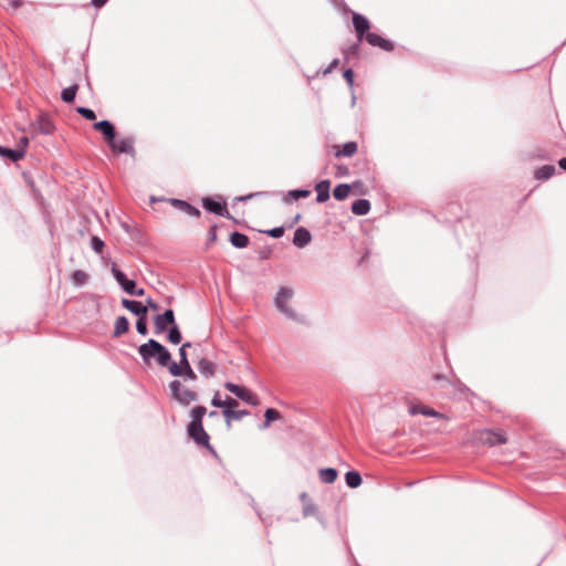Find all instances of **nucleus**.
I'll return each mask as SVG.
<instances>
[{
  "label": "nucleus",
  "mask_w": 566,
  "mask_h": 566,
  "mask_svg": "<svg viewBox=\"0 0 566 566\" xmlns=\"http://www.w3.org/2000/svg\"><path fill=\"white\" fill-rule=\"evenodd\" d=\"M171 398L182 406H189L198 399L195 390L187 388L180 380H172L169 384Z\"/></svg>",
  "instance_id": "7ed1b4c3"
},
{
  "label": "nucleus",
  "mask_w": 566,
  "mask_h": 566,
  "mask_svg": "<svg viewBox=\"0 0 566 566\" xmlns=\"http://www.w3.org/2000/svg\"><path fill=\"white\" fill-rule=\"evenodd\" d=\"M338 170H340L342 174H346L347 170L346 169H342V167H338Z\"/></svg>",
  "instance_id": "e2e57ef3"
},
{
  "label": "nucleus",
  "mask_w": 566,
  "mask_h": 566,
  "mask_svg": "<svg viewBox=\"0 0 566 566\" xmlns=\"http://www.w3.org/2000/svg\"><path fill=\"white\" fill-rule=\"evenodd\" d=\"M249 412L247 410H237L235 409H223L222 415L224 417L226 423L228 428L231 427V422L233 420H241L243 417H245Z\"/></svg>",
  "instance_id": "6ab92c4d"
},
{
  "label": "nucleus",
  "mask_w": 566,
  "mask_h": 566,
  "mask_svg": "<svg viewBox=\"0 0 566 566\" xmlns=\"http://www.w3.org/2000/svg\"><path fill=\"white\" fill-rule=\"evenodd\" d=\"M136 329L139 334L142 335H146L147 334V321H146V316L144 317H138L137 319V323H136Z\"/></svg>",
  "instance_id": "4c0bfd02"
},
{
  "label": "nucleus",
  "mask_w": 566,
  "mask_h": 566,
  "mask_svg": "<svg viewBox=\"0 0 566 566\" xmlns=\"http://www.w3.org/2000/svg\"><path fill=\"white\" fill-rule=\"evenodd\" d=\"M209 416H210V417H214V416H217V412H216V411H211V412L209 413Z\"/></svg>",
  "instance_id": "0e129e2a"
},
{
  "label": "nucleus",
  "mask_w": 566,
  "mask_h": 566,
  "mask_svg": "<svg viewBox=\"0 0 566 566\" xmlns=\"http://www.w3.org/2000/svg\"><path fill=\"white\" fill-rule=\"evenodd\" d=\"M319 478L325 483H333L337 479V471L333 468L322 469Z\"/></svg>",
  "instance_id": "c756f323"
},
{
  "label": "nucleus",
  "mask_w": 566,
  "mask_h": 566,
  "mask_svg": "<svg viewBox=\"0 0 566 566\" xmlns=\"http://www.w3.org/2000/svg\"><path fill=\"white\" fill-rule=\"evenodd\" d=\"M294 292L289 287H281L274 298L275 307L289 318H295L296 314L287 302L293 297Z\"/></svg>",
  "instance_id": "20e7f679"
},
{
  "label": "nucleus",
  "mask_w": 566,
  "mask_h": 566,
  "mask_svg": "<svg viewBox=\"0 0 566 566\" xmlns=\"http://www.w3.org/2000/svg\"><path fill=\"white\" fill-rule=\"evenodd\" d=\"M476 439L486 446L504 444L507 441L505 432L502 430H481L476 433Z\"/></svg>",
  "instance_id": "423d86ee"
},
{
  "label": "nucleus",
  "mask_w": 566,
  "mask_h": 566,
  "mask_svg": "<svg viewBox=\"0 0 566 566\" xmlns=\"http://www.w3.org/2000/svg\"><path fill=\"white\" fill-rule=\"evenodd\" d=\"M434 379L436 380H446V378L442 375H436Z\"/></svg>",
  "instance_id": "bf43d9fd"
},
{
  "label": "nucleus",
  "mask_w": 566,
  "mask_h": 566,
  "mask_svg": "<svg viewBox=\"0 0 566 566\" xmlns=\"http://www.w3.org/2000/svg\"><path fill=\"white\" fill-rule=\"evenodd\" d=\"M555 174V167L552 165H544L535 171V178L538 180L549 179Z\"/></svg>",
  "instance_id": "a878e982"
},
{
  "label": "nucleus",
  "mask_w": 566,
  "mask_h": 566,
  "mask_svg": "<svg viewBox=\"0 0 566 566\" xmlns=\"http://www.w3.org/2000/svg\"><path fill=\"white\" fill-rule=\"evenodd\" d=\"M344 78L349 84V86H353V84H354V72L350 69L346 70L344 72Z\"/></svg>",
  "instance_id": "de8ad7c7"
},
{
  "label": "nucleus",
  "mask_w": 566,
  "mask_h": 566,
  "mask_svg": "<svg viewBox=\"0 0 566 566\" xmlns=\"http://www.w3.org/2000/svg\"><path fill=\"white\" fill-rule=\"evenodd\" d=\"M338 170H340L342 174H346L347 170L346 169H342V167H338Z\"/></svg>",
  "instance_id": "680f3d73"
},
{
  "label": "nucleus",
  "mask_w": 566,
  "mask_h": 566,
  "mask_svg": "<svg viewBox=\"0 0 566 566\" xmlns=\"http://www.w3.org/2000/svg\"><path fill=\"white\" fill-rule=\"evenodd\" d=\"M185 212H187L190 216H195V217H199L200 216V211L197 208L190 206L189 203L186 205Z\"/></svg>",
  "instance_id": "8fccbe9b"
},
{
  "label": "nucleus",
  "mask_w": 566,
  "mask_h": 566,
  "mask_svg": "<svg viewBox=\"0 0 566 566\" xmlns=\"http://www.w3.org/2000/svg\"><path fill=\"white\" fill-rule=\"evenodd\" d=\"M338 170H340L342 174H346L347 170L346 169H342V167H338Z\"/></svg>",
  "instance_id": "052dcab7"
},
{
  "label": "nucleus",
  "mask_w": 566,
  "mask_h": 566,
  "mask_svg": "<svg viewBox=\"0 0 566 566\" xmlns=\"http://www.w3.org/2000/svg\"><path fill=\"white\" fill-rule=\"evenodd\" d=\"M216 240H217V227L213 226L210 228V230L208 232V243L212 244L216 242Z\"/></svg>",
  "instance_id": "a18cd8bd"
},
{
  "label": "nucleus",
  "mask_w": 566,
  "mask_h": 566,
  "mask_svg": "<svg viewBox=\"0 0 566 566\" xmlns=\"http://www.w3.org/2000/svg\"><path fill=\"white\" fill-rule=\"evenodd\" d=\"M3 6L10 7L13 10L19 9L23 4V0H3Z\"/></svg>",
  "instance_id": "37998d69"
},
{
  "label": "nucleus",
  "mask_w": 566,
  "mask_h": 566,
  "mask_svg": "<svg viewBox=\"0 0 566 566\" xmlns=\"http://www.w3.org/2000/svg\"><path fill=\"white\" fill-rule=\"evenodd\" d=\"M129 328L128 319L125 316H119L114 326V337H119L120 335L125 334Z\"/></svg>",
  "instance_id": "5701e85b"
},
{
  "label": "nucleus",
  "mask_w": 566,
  "mask_h": 566,
  "mask_svg": "<svg viewBox=\"0 0 566 566\" xmlns=\"http://www.w3.org/2000/svg\"><path fill=\"white\" fill-rule=\"evenodd\" d=\"M168 369H169V373L174 376H181L182 375V370H184V367L181 366V364H177L175 361H169L168 363V366H166Z\"/></svg>",
  "instance_id": "c9c22d12"
},
{
  "label": "nucleus",
  "mask_w": 566,
  "mask_h": 566,
  "mask_svg": "<svg viewBox=\"0 0 566 566\" xmlns=\"http://www.w3.org/2000/svg\"><path fill=\"white\" fill-rule=\"evenodd\" d=\"M350 186H353V190L358 195H365L367 192V188L360 181H355Z\"/></svg>",
  "instance_id": "79ce46f5"
},
{
  "label": "nucleus",
  "mask_w": 566,
  "mask_h": 566,
  "mask_svg": "<svg viewBox=\"0 0 566 566\" xmlns=\"http://www.w3.org/2000/svg\"><path fill=\"white\" fill-rule=\"evenodd\" d=\"M168 325H176L172 310H167L164 314L155 317V331L157 334L164 333Z\"/></svg>",
  "instance_id": "9d476101"
},
{
  "label": "nucleus",
  "mask_w": 566,
  "mask_h": 566,
  "mask_svg": "<svg viewBox=\"0 0 566 566\" xmlns=\"http://www.w3.org/2000/svg\"><path fill=\"white\" fill-rule=\"evenodd\" d=\"M409 413L411 416L416 415H423L427 417H433L442 420H447L448 417L444 413H441L439 411H436L434 409L430 408L429 406H426L421 402H409Z\"/></svg>",
  "instance_id": "6e6552de"
},
{
  "label": "nucleus",
  "mask_w": 566,
  "mask_h": 566,
  "mask_svg": "<svg viewBox=\"0 0 566 566\" xmlns=\"http://www.w3.org/2000/svg\"><path fill=\"white\" fill-rule=\"evenodd\" d=\"M28 145H29V139H28V137H22V138L20 139V146H21V147H20L19 149H23V150L25 151V148L28 147Z\"/></svg>",
  "instance_id": "864d4df0"
},
{
  "label": "nucleus",
  "mask_w": 566,
  "mask_h": 566,
  "mask_svg": "<svg viewBox=\"0 0 566 566\" xmlns=\"http://www.w3.org/2000/svg\"><path fill=\"white\" fill-rule=\"evenodd\" d=\"M0 155L10 158L12 161H18L24 157L23 149H9L0 147Z\"/></svg>",
  "instance_id": "393cba45"
},
{
  "label": "nucleus",
  "mask_w": 566,
  "mask_h": 566,
  "mask_svg": "<svg viewBox=\"0 0 566 566\" xmlns=\"http://www.w3.org/2000/svg\"><path fill=\"white\" fill-rule=\"evenodd\" d=\"M352 190H353V186H350L348 184H340L335 187V189L333 191V196L337 200H344L349 196Z\"/></svg>",
  "instance_id": "b1692460"
},
{
  "label": "nucleus",
  "mask_w": 566,
  "mask_h": 566,
  "mask_svg": "<svg viewBox=\"0 0 566 566\" xmlns=\"http://www.w3.org/2000/svg\"><path fill=\"white\" fill-rule=\"evenodd\" d=\"M230 241L237 248H245L249 244V238L245 234L239 232L232 233Z\"/></svg>",
  "instance_id": "c85d7f7f"
},
{
  "label": "nucleus",
  "mask_w": 566,
  "mask_h": 566,
  "mask_svg": "<svg viewBox=\"0 0 566 566\" xmlns=\"http://www.w3.org/2000/svg\"><path fill=\"white\" fill-rule=\"evenodd\" d=\"M92 248L94 249L95 252L102 253V251L104 249V242L98 237H93L92 238Z\"/></svg>",
  "instance_id": "ea45409f"
},
{
  "label": "nucleus",
  "mask_w": 566,
  "mask_h": 566,
  "mask_svg": "<svg viewBox=\"0 0 566 566\" xmlns=\"http://www.w3.org/2000/svg\"><path fill=\"white\" fill-rule=\"evenodd\" d=\"M335 157H352L357 153L358 146L355 142H348L340 146H334Z\"/></svg>",
  "instance_id": "f3484780"
},
{
  "label": "nucleus",
  "mask_w": 566,
  "mask_h": 566,
  "mask_svg": "<svg viewBox=\"0 0 566 566\" xmlns=\"http://www.w3.org/2000/svg\"><path fill=\"white\" fill-rule=\"evenodd\" d=\"M112 272H113L116 281L118 282V284L123 287V290L126 293L134 295L136 283L132 280H128L126 277V275L120 270H118L115 265H113Z\"/></svg>",
  "instance_id": "ddd939ff"
},
{
  "label": "nucleus",
  "mask_w": 566,
  "mask_h": 566,
  "mask_svg": "<svg viewBox=\"0 0 566 566\" xmlns=\"http://www.w3.org/2000/svg\"><path fill=\"white\" fill-rule=\"evenodd\" d=\"M171 203L175 207H178V208L182 209L184 211L186 209V205H188L186 201H181V200H177V199L171 200Z\"/></svg>",
  "instance_id": "3c124183"
},
{
  "label": "nucleus",
  "mask_w": 566,
  "mask_h": 566,
  "mask_svg": "<svg viewBox=\"0 0 566 566\" xmlns=\"http://www.w3.org/2000/svg\"><path fill=\"white\" fill-rule=\"evenodd\" d=\"M198 369L199 371L205 375L206 377L213 376L216 371V366L212 361H210L207 358H201L198 363Z\"/></svg>",
  "instance_id": "4be33fe9"
},
{
  "label": "nucleus",
  "mask_w": 566,
  "mask_h": 566,
  "mask_svg": "<svg viewBox=\"0 0 566 566\" xmlns=\"http://www.w3.org/2000/svg\"><path fill=\"white\" fill-rule=\"evenodd\" d=\"M93 128L103 134L107 145L116 137L115 126L108 120H101L93 125Z\"/></svg>",
  "instance_id": "f8f14e48"
},
{
  "label": "nucleus",
  "mask_w": 566,
  "mask_h": 566,
  "mask_svg": "<svg viewBox=\"0 0 566 566\" xmlns=\"http://www.w3.org/2000/svg\"><path fill=\"white\" fill-rule=\"evenodd\" d=\"M181 376L185 378V380H196L197 379V375L192 370L190 364L184 366V370H182V375Z\"/></svg>",
  "instance_id": "e433bc0d"
},
{
  "label": "nucleus",
  "mask_w": 566,
  "mask_h": 566,
  "mask_svg": "<svg viewBox=\"0 0 566 566\" xmlns=\"http://www.w3.org/2000/svg\"><path fill=\"white\" fill-rule=\"evenodd\" d=\"M32 126L38 133L43 135H51L55 130L54 124L45 114H40Z\"/></svg>",
  "instance_id": "9b49d317"
},
{
  "label": "nucleus",
  "mask_w": 566,
  "mask_h": 566,
  "mask_svg": "<svg viewBox=\"0 0 566 566\" xmlns=\"http://www.w3.org/2000/svg\"><path fill=\"white\" fill-rule=\"evenodd\" d=\"M345 480L349 488H358L361 484V476L358 472L355 471L347 472Z\"/></svg>",
  "instance_id": "7c9ffc66"
},
{
  "label": "nucleus",
  "mask_w": 566,
  "mask_h": 566,
  "mask_svg": "<svg viewBox=\"0 0 566 566\" xmlns=\"http://www.w3.org/2000/svg\"><path fill=\"white\" fill-rule=\"evenodd\" d=\"M76 112L82 115L84 118H86L87 120H95L96 119V115L95 113L90 109V108H86V107H83V106H78L76 107Z\"/></svg>",
  "instance_id": "f704fd0d"
},
{
  "label": "nucleus",
  "mask_w": 566,
  "mask_h": 566,
  "mask_svg": "<svg viewBox=\"0 0 566 566\" xmlns=\"http://www.w3.org/2000/svg\"><path fill=\"white\" fill-rule=\"evenodd\" d=\"M138 353L147 366L150 365L151 359H156L160 366H168L171 359L168 349L155 339H149L147 343L140 345Z\"/></svg>",
  "instance_id": "f03ea898"
},
{
  "label": "nucleus",
  "mask_w": 566,
  "mask_h": 566,
  "mask_svg": "<svg viewBox=\"0 0 566 566\" xmlns=\"http://www.w3.org/2000/svg\"><path fill=\"white\" fill-rule=\"evenodd\" d=\"M264 418L263 428H269L272 421L281 419V413L276 409L269 408L265 410Z\"/></svg>",
  "instance_id": "2f4dec72"
},
{
  "label": "nucleus",
  "mask_w": 566,
  "mask_h": 566,
  "mask_svg": "<svg viewBox=\"0 0 566 566\" xmlns=\"http://www.w3.org/2000/svg\"><path fill=\"white\" fill-rule=\"evenodd\" d=\"M337 65H338V60H334V61L331 63V65H329V67H328V70H327L326 72H329L332 69L336 67Z\"/></svg>",
  "instance_id": "4d7b16f0"
},
{
  "label": "nucleus",
  "mask_w": 566,
  "mask_h": 566,
  "mask_svg": "<svg viewBox=\"0 0 566 566\" xmlns=\"http://www.w3.org/2000/svg\"><path fill=\"white\" fill-rule=\"evenodd\" d=\"M366 41L373 45L377 46L386 52H391L394 50V43L387 39H384L377 33H367Z\"/></svg>",
  "instance_id": "4468645a"
},
{
  "label": "nucleus",
  "mask_w": 566,
  "mask_h": 566,
  "mask_svg": "<svg viewBox=\"0 0 566 566\" xmlns=\"http://www.w3.org/2000/svg\"><path fill=\"white\" fill-rule=\"evenodd\" d=\"M558 165L562 169L566 170V157L559 159Z\"/></svg>",
  "instance_id": "6e6d98bb"
},
{
  "label": "nucleus",
  "mask_w": 566,
  "mask_h": 566,
  "mask_svg": "<svg viewBox=\"0 0 566 566\" xmlns=\"http://www.w3.org/2000/svg\"><path fill=\"white\" fill-rule=\"evenodd\" d=\"M311 195L310 190H291L287 192V195L284 198V201L290 203L293 200H298L301 198H307Z\"/></svg>",
  "instance_id": "bb28decb"
},
{
  "label": "nucleus",
  "mask_w": 566,
  "mask_h": 566,
  "mask_svg": "<svg viewBox=\"0 0 566 566\" xmlns=\"http://www.w3.org/2000/svg\"><path fill=\"white\" fill-rule=\"evenodd\" d=\"M107 0H92V4L95 7V8H101L103 7L105 3H106Z\"/></svg>",
  "instance_id": "5fc2aeb1"
},
{
  "label": "nucleus",
  "mask_w": 566,
  "mask_h": 566,
  "mask_svg": "<svg viewBox=\"0 0 566 566\" xmlns=\"http://www.w3.org/2000/svg\"><path fill=\"white\" fill-rule=\"evenodd\" d=\"M223 409H235L238 406H239V402L234 399V398H231V397H227L224 400H223Z\"/></svg>",
  "instance_id": "a19ab883"
},
{
  "label": "nucleus",
  "mask_w": 566,
  "mask_h": 566,
  "mask_svg": "<svg viewBox=\"0 0 566 566\" xmlns=\"http://www.w3.org/2000/svg\"><path fill=\"white\" fill-rule=\"evenodd\" d=\"M72 280L76 285H83L87 280V274L84 271L76 270L72 274Z\"/></svg>",
  "instance_id": "72a5a7b5"
},
{
  "label": "nucleus",
  "mask_w": 566,
  "mask_h": 566,
  "mask_svg": "<svg viewBox=\"0 0 566 566\" xmlns=\"http://www.w3.org/2000/svg\"><path fill=\"white\" fill-rule=\"evenodd\" d=\"M307 499V495L306 494H303L302 495V500L305 501Z\"/></svg>",
  "instance_id": "338daca9"
},
{
  "label": "nucleus",
  "mask_w": 566,
  "mask_h": 566,
  "mask_svg": "<svg viewBox=\"0 0 566 566\" xmlns=\"http://www.w3.org/2000/svg\"><path fill=\"white\" fill-rule=\"evenodd\" d=\"M266 233H268L269 235H271L272 238L277 239V238H281V237L283 235V233H284V229H283L282 227H280V228H274V229H272V230L266 231Z\"/></svg>",
  "instance_id": "c03bdc74"
},
{
  "label": "nucleus",
  "mask_w": 566,
  "mask_h": 566,
  "mask_svg": "<svg viewBox=\"0 0 566 566\" xmlns=\"http://www.w3.org/2000/svg\"><path fill=\"white\" fill-rule=\"evenodd\" d=\"M77 91H78L77 84L64 88L61 94L62 101L65 103H72L76 96Z\"/></svg>",
  "instance_id": "cd10ccee"
},
{
  "label": "nucleus",
  "mask_w": 566,
  "mask_h": 566,
  "mask_svg": "<svg viewBox=\"0 0 566 566\" xmlns=\"http://www.w3.org/2000/svg\"><path fill=\"white\" fill-rule=\"evenodd\" d=\"M206 413H207L206 407H203V406L195 407L190 412L191 421L188 424L187 432H188L189 437L198 446L205 447L209 451L214 452V450L212 449V447L209 443V436L202 427V419Z\"/></svg>",
  "instance_id": "f257e3e1"
},
{
  "label": "nucleus",
  "mask_w": 566,
  "mask_h": 566,
  "mask_svg": "<svg viewBox=\"0 0 566 566\" xmlns=\"http://www.w3.org/2000/svg\"><path fill=\"white\" fill-rule=\"evenodd\" d=\"M168 340L171 344H179L181 340V334L177 325L170 327L168 333Z\"/></svg>",
  "instance_id": "473e14b6"
},
{
  "label": "nucleus",
  "mask_w": 566,
  "mask_h": 566,
  "mask_svg": "<svg viewBox=\"0 0 566 566\" xmlns=\"http://www.w3.org/2000/svg\"><path fill=\"white\" fill-rule=\"evenodd\" d=\"M122 305L126 310H128L132 313L136 314L138 317H144L147 314V307L145 305H143L140 302L123 298L122 300Z\"/></svg>",
  "instance_id": "dca6fc26"
},
{
  "label": "nucleus",
  "mask_w": 566,
  "mask_h": 566,
  "mask_svg": "<svg viewBox=\"0 0 566 566\" xmlns=\"http://www.w3.org/2000/svg\"><path fill=\"white\" fill-rule=\"evenodd\" d=\"M311 233L305 228H298L293 238V243L298 248H304L311 241Z\"/></svg>",
  "instance_id": "a211bd4d"
},
{
  "label": "nucleus",
  "mask_w": 566,
  "mask_h": 566,
  "mask_svg": "<svg viewBox=\"0 0 566 566\" xmlns=\"http://www.w3.org/2000/svg\"><path fill=\"white\" fill-rule=\"evenodd\" d=\"M147 310L151 308L153 311H158V305L153 300H147Z\"/></svg>",
  "instance_id": "603ef678"
},
{
  "label": "nucleus",
  "mask_w": 566,
  "mask_h": 566,
  "mask_svg": "<svg viewBox=\"0 0 566 566\" xmlns=\"http://www.w3.org/2000/svg\"><path fill=\"white\" fill-rule=\"evenodd\" d=\"M329 185L331 182L328 180H323L316 185L317 202H325L329 199Z\"/></svg>",
  "instance_id": "aec40b11"
},
{
  "label": "nucleus",
  "mask_w": 566,
  "mask_h": 566,
  "mask_svg": "<svg viewBox=\"0 0 566 566\" xmlns=\"http://www.w3.org/2000/svg\"><path fill=\"white\" fill-rule=\"evenodd\" d=\"M190 343H185L179 349L180 364L181 366L189 365V360L187 358L186 348L190 347Z\"/></svg>",
  "instance_id": "58836bf2"
},
{
  "label": "nucleus",
  "mask_w": 566,
  "mask_h": 566,
  "mask_svg": "<svg viewBox=\"0 0 566 566\" xmlns=\"http://www.w3.org/2000/svg\"><path fill=\"white\" fill-rule=\"evenodd\" d=\"M224 387L230 392L234 394L241 400H243V401H245V402H248V403H250L252 406L259 405V398L253 392L248 390L247 388L238 386V385L232 384V382H226Z\"/></svg>",
  "instance_id": "0eeeda50"
},
{
  "label": "nucleus",
  "mask_w": 566,
  "mask_h": 566,
  "mask_svg": "<svg viewBox=\"0 0 566 566\" xmlns=\"http://www.w3.org/2000/svg\"><path fill=\"white\" fill-rule=\"evenodd\" d=\"M353 25L357 34L358 40L366 39V34L369 33L370 22L368 19L359 13H353Z\"/></svg>",
  "instance_id": "1a4fd4ad"
},
{
  "label": "nucleus",
  "mask_w": 566,
  "mask_h": 566,
  "mask_svg": "<svg viewBox=\"0 0 566 566\" xmlns=\"http://www.w3.org/2000/svg\"><path fill=\"white\" fill-rule=\"evenodd\" d=\"M202 206L206 210H208L210 212H213L219 216L229 217V212L227 210L226 205L214 201L211 198H205L202 200Z\"/></svg>",
  "instance_id": "2eb2a0df"
},
{
  "label": "nucleus",
  "mask_w": 566,
  "mask_h": 566,
  "mask_svg": "<svg viewBox=\"0 0 566 566\" xmlns=\"http://www.w3.org/2000/svg\"><path fill=\"white\" fill-rule=\"evenodd\" d=\"M134 144H135V139L132 136H126V137H120V138L115 137L108 144V147L115 154H126L134 158L136 156V150H135Z\"/></svg>",
  "instance_id": "39448f33"
},
{
  "label": "nucleus",
  "mask_w": 566,
  "mask_h": 566,
  "mask_svg": "<svg viewBox=\"0 0 566 566\" xmlns=\"http://www.w3.org/2000/svg\"><path fill=\"white\" fill-rule=\"evenodd\" d=\"M300 218H301V216H300V214H297V216L295 217V222H297V221L300 220Z\"/></svg>",
  "instance_id": "69168bd1"
},
{
  "label": "nucleus",
  "mask_w": 566,
  "mask_h": 566,
  "mask_svg": "<svg viewBox=\"0 0 566 566\" xmlns=\"http://www.w3.org/2000/svg\"><path fill=\"white\" fill-rule=\"evenodd\" d=\"M144 294H145V290L144 289H139V290L135 289V294L134 295L143 296Z\"/></svg>",
  "instance_id": "13d9d810"
},
{
  "label": "nucleus",
  "mask_w": 566,
  "mask_h": 566,
  "mask_svg": "<svg viewBox=\"0 0 566 566\" xmlns=\"http://www.w3.org/2000/svg\"><path fill=\"white\" fill-rule=\"evenodd\" d=\"M316 511L317 510H316L315 505L312 503L304 505V515L305 516L315 515Z\"/></svg>",
  "instance_id": "49530a36"
},
{
  "label": "nucleus",
  "mask_w": 566,
  "mask_h": 566,
  "mask_svg": "<svg viewBox=\"0 0 566 566\" xmlns=\"http://www.w3.org/2000/svg\"><path fill=\"white\" fill-rule=\"evenodd\" d=\"M212 406L214 407H219V408H222L223 407V400L220 398V395L219 392H216L213 398H212V401H211Z\"/></svg>",
  "instance_id": "09e8293b"
},
{
  "label": "nucleus",
  "mask_w": 566,
  "mask_h": 566,
  "mask_svg": "<svg viewBox=\"0 0 566 566\" xmlns=\"http://www.w3.org/2000/svg\"><path fill=\"white\" fill-rule=\"evenodd\" d=\"M370 210V202L366 199H358L352 203V212L356 216H365Z\"/></svg>",
  "instance_id": "412c9836"
}]
</instances>
